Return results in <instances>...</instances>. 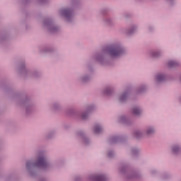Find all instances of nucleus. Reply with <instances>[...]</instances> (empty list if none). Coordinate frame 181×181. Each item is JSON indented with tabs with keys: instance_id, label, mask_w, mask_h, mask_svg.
<instances>
[{
	"instance_id": "nucleus-1",
	"label": "nucleus",
	"mask_w": 181,
	"mask_h": 181,
	"mask_svg": "<svg viewBox=\"0 0 181 181\" xmlns=\"http://www.w3.org/2000/svg\"><path fill=\"white\" fill-rule=\"evenodd\" d=\"M109 52L111 56H112L113 57H117V56H121L124 51L122 48L115 47L111 48Z\"/></svg>"
},
{
	"instance_id": "nucleus-2",
	"label": "nucleus",
	"mask_w": 181,
	"mask_h": 181,
	"mask_svg": "<svg viewBox=\"0 0 181 181\" xmlns=\"http://www.w3.org/2000/svg\"><path fill=\"white\" fill-rule=\"evenodd\" d=\"M36 166H39L40 168H46L47 166V163L46 162V159L43 157H40L37 163L35 164Z\"/></svg>"
},
{
	"instance_id": "nucleus-3",
	"label": "nucleus",
	"mask_w": 181,
	"mask_h": 181,
	"mask_svg": "<svg viewBox=\"0 0 181 181\" xmlns=\"http://www.w3.org/2000/svg\"><path fill=\"white\" fill-rule=\"evenodd\" d=\"M103 131V129L99 125L95 126L94 132L95 134H100Z\"/></svg>"
},
{
	"instance_id": "nucleus-4",
	"label": "nucleus",
	"mask_w": 181,
	"mask_h": 181,
	"mask_svg": "<svg viewBox=\"0 0 181 181\" xmlns=\"http://www.w3.org/2000/svg\"><path fill=\"white\" fill-rule=\"evenodd\" d=\"M95 181H105V176L98 175L95 177Z\"/></svg>"
},
{
	"instance_id": "nucleus-5",
	"label": "nucleus",
	"mask_w": 181,
	"mask_h": 181,
	"mask_svg": "<svg viewBox=\"0 0 181 181\" xmlns=\"http://www.w3.org/2000/svg\"><path fill=\"white\" fill-rule=\"evenodd\" d=\"M133 114L134 115H139V114H141V110H139V108L138 107H135L133 109Z\"/></svg>"
},
{
	"instance_id": "nucleus-6",
	"label": "nucleus",
	"mask_w": 181,
	"mask_h": 181,
	"mask_svg": "<svg viewBox=\"0 0 181 181\" xmlns=\"http://www.w3.org/2000/svg\"><path fill=\"white\" fill-rule=\"evenodd\" d=\"M157 81H162L165 80V76L162 74L157 75L156 76Z\"/></svg>"
},
{
	"instance_id": "nucleus-7",
	"label": "nucleus",
	"mask_w": 181,
	"mask_h": 181,
	"mask_svg": "<svg viewBox=\"0 0 181 181\" xmlns=\"http://www.w3.org/2000/svg\"><path fill=\"white\" fill-rule=\"evenodd\" d=\"M168 66H169V67H173V66H176V62L171 61V62H168Z\"/></svg>"
},
{
	"instance_id": "nucleus-8",
	"label": "nucleus",
	"mask_w": 181,
	"mask_h": 181,
	"mask_svg": "<svg viewBox=\"0 0 181 181\" xmlns=\"http://www.w3.org/2000/svg\"><path fill=\"white\" fill-rule=\"evenodd\" d=\"M153 132H155V130L153 129H148L147 130V134L148 135H151V134H153Z\"/></svg>"
},
{
	"instance_id": "nucleus-9",
	"label": "nucleus",
	"mask_w": 181,
	"mask_h": 181,
	"mask_svg": "<svg viewBox=\"0 0 181 181\" xmlns=\"http://www.w3.org/2000/svg\"><path fill=\"white\" fill-rule=\"evenodd\" d=\"M62 13L64 15V16H67V15L70 13V11L69 10H63Z\"/></svg>"
},
{
	"instance_id": "nucleus-10",
	"label": "nucleus",
	"mask_w": 181,
	"mask_h": 181,
	"mask_svg": "<svg viewBox=\"0 0 181 181\" xmlns=\"http://www.w3.org/2000/svg\"><path fill=\"white\" fill-rule=\"evenodd\" d=\"M124 98H127V95H123L122 96L120 97V101H124Z\"/></svg>"
},
{
	"instance_id": "nucleus-11",
	"label": "nucleus",
	"mask_w": 181,
	"mask_h": 181,
	"mask_svg": "<svg viewBox=\"0 0 181 181\" xmlns=\"http://www.w3.org/2000/svg\"><path fill=\"white\" fill-rule=\"evenodd\" d=\"M178 150H179L178 147H173V151H174V152H177Z\"/></svg>"
},
{
	"instance_id": "nucleus-12",
	"label": "nucleus",
	"mask_w": 181,
	"mask_h": 181,
	"mask_svg": "<svg viewBox=\"0 0 181 181\" xmlns=\"http://www.w3.org/2000/svg\"><path fill=\"white\" fill-rule=\"evenodd\" d=\"M29 166H30V162H28V163H26V167H27V168H29Z\"/></svg>"
},
{
	"instance_id": "nucleus-13",
	"label": "nucleus",
	"mask_w": 181,
	"mask_h": 181,
	"mask_svg": "<svg viewBox=\"0 0 181 181\" xmlns=\"http://www.w3.org/2000/svg\"><path fill=\"white\" fill-rule=\"evenodd\" d=\"M82 118H83V119H86V115H82Z\"/></svg>"
}]
</instances>
